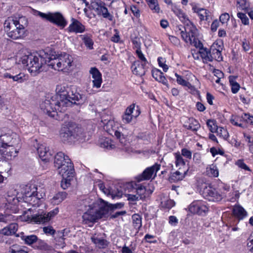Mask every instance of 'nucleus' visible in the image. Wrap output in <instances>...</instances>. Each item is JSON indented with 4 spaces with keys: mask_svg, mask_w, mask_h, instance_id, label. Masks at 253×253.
<instances>
[{
    "mask_svg": "<svg viewBox=\"0 0 253 253\" xmlns=\"http://www.w3.org/2000/svg\"><path fill=\"white\" fill-rule=\"evenodd\" d=\"M185 173L186 172L182 173L179 171H176L171 174L169 178V180L171 182H177L179 180H181L184 178Z\"/></svg>",
    "mask_w": 253,
    "mask_h": 253,
    "instance_id": "nucleus-43",
    "label": "nucleus"
},
{
    "mask_svg": "<svg viewBox=\"0 0 253 253\" xmlns=\"http://www.w3.org/2000/svg\"><path fill=\"white\" fill-rule=\"evenodd\" d=\"M98 205L99 206L98 209L96 210L95 211L98 218H101L108 214L110 207L107 202H106L101 199H99Z\"/></svg>",
    "mask_w": 253,
    "mask_h": 253,
    "instance_id": "nucleus-22",
    "label": "nucleus"
},
{
    "mask_svg": "<svg viewBox=\"0 0 253 253\" xmlns=\"http://www.w3.org/2000/svg\"><path fill=\"white\" fill-rule=\"evenodd\" d=\"M207 125L211 132H215L217 129L218 126L216 124V122L214 120H208L207 121Z\"/></svg>",
    "mask_w": 253,
    "mask_h": 253,
    "instance_id": "nucleus-52",
    "label": "nucleus"
},
{
    "mask_svg": "<svg viewBox=\"0 0 253 253\" xmlns=\"http://www.w3.org/2000/svg\"><path fill=\"white\" fill-rule=\"evenodd\" d=\"M9 253H28L24 248L22 247L17 244L13 245L9 248Z\"/></svg>",
    "mask_w": 253,
    "mask_h": 253,
    "instance_id": "nucleus-44",
    "label": "nucleus"
},
{
    "mask_svg": "<svg viewBox=\"0 0 253 253\" xmlns=\"http://www.w3.org/2000/svg\"><path fill=\"white\" fill-rule=\"evenodd\" d=\"M140 114V111L137 106L135 110V104H132L126 109L124 114L122 115L123 122L125 124H129L135 119Z\"/></svg>",
    "mask_w": 253,
    "mask_h": 253,
    "instance_id": "nucleus-11",
    "label": "nucleus"
},
{
    "mask_svg": "<svg viewBox=\"0 0 253 253\" xmlns=\"http://www.w3.org/2000/svg\"><path fill=\"white\" fill-rule=\"evenodd\" d=\"M242 118L248 124L253 125V116L251 115L250 114L245 113Z\"/></svg>",
    "mask_w": 253,
    "mask_h": 253,
    "instance_id": "nucleus-63",
    "label": "nucleus"
},
{
    "mask_svg": "<svg viewBox=\"0 0 253 253\" xmlns=\"http://www.w3.org/2000/svg\"><path fill=\"white\" fill-rule=\"evenodd\" d=\"M68 91H63L62 93L59 94V97L61 101L67 99L70 103L65 105V109L66 107L70 106L72 103L80 104L84 101V96L78 92L74 93L73 90H71L70 88H68Z\"/></svg>",
    "mask_w": 253,
    "mask_h": 253,
    "instance_id": "nucleus-8",
    "label": "nucleus"
},
{
    "mask_svg": "<svg viewBox=\"0 0 253 253\" xmlns=\"http://www.w3.org/2000/svg\"><path fill=\"white\" fill-rule=\"evenodd\" d=\"M132 223L134 227L139 230L142 226V218L138 214H134L132 216Z\"/></svg>",
    "mask_w": 253,
    "mask_h": 253,
    "instance_id": "nucleus-41",
    "label": "nucleus"
},
{
    "mask_svg": "<svg viewBox=\"0 0 253 253\" xmlns=\"http://www.w3.org/2000/svg\"><path fill=\"white\" fill-rule=\"evenodd\" d=\"M36 15L41 17L42 19L49 21L50 18V15L51 12H48V13H42L41 11H36Z\"/></svg>",
    "mask_w": 253,
    "mask_h": 253,
    "instance_id": "nucleus-62",
    "label": "nucleus"
},
{
    "mask_svg": "<svg viewBox=\"0 0 253 253\" xmlns=\"http://www.w3.org/2000/svg\"><path fill=\"white\" fill-rule=\"evenodd\" d=\"M3 231L1 229L0 230V243H5L6 244L10 245L13 243V240L10 238L7 237L5 234H3Z\"/></svg>",
    "mask_w": 253,
    "mask_h": 253,
    "instance_id": "nucleus-49",
    "label": "nucleus"
},
{
    "mask_svg": "<svg viewBox=\"0 0 253 253\" xmlns=\"http://www.w3.org/2000/svg\"><path fill=\"white\" fill-rule=\"evenodd\" d=\"M73 177H62L61 181V186L63 189H66L70 186V181Z\"/></svg>",
    "mask_w": 253,
    "mask_h": 253,
    "instance_id": "nucleus-56",
    "label": "nucleus"
},
{
    "mask_svg": "<svg viewBox=\"0 0 253 253\" xmlns=\"http://www.w3.org/2000/svg\"><path fill=\"white\" fill-rule=\"evenodd\" d=\"M183 126L187 129L195 132L200 128V125L199 122L194 118H189L185 122Z\"/></svg>",
    "mask_w": 253,
    "mask_h": 253,
    "instance_id": "nucleus-25",
    "label": "nucleus"
},
{
    "mask_svg": "<svg viewBox=\"0 0 253 253\" xmlns=\"http://www.w3.org/2000/svg\"><path fill=\"white\" fill-rule=\"evenodd\" d=\"M147 64V63L140 62L139 60L135 61L131 66L133 73L139 76L144 75L147 71L146 67Z\"/></svg>",
    "mask_w": 253,
    "mask_h": 253,
    "instance_id": "nucleus-20",
    "label": "nucleus"
},
{
    "mask_svg": "<svg viewBox=\"0 0 253 253\" xmlns=\"http://www.w3.org/2000/svg\"><path fill=\"white\" fill-rule=\"evenodd\" d=\"M16 237H20L24 243L28 246H33L38 240V237L35 235H25L23 232L16 235Z\"/></svg>",
    "mask_w": 253,
    "mask_h": 253,
    "instance_id": "nucleus-27",
    "label": "nucleus"
},
{
    "mask_svg": "<svg viewBox=\"0 0 253 253\" xmlns=\"http://www.w3.org/2000/svg\"><path fill=\"white\" fill-rule=\"evenodd\" d=\"M160 165L155 164L153 166L146 168L142 173L138 177V181L149 180L154 174L156 176L157 172L160 169Z\"/></svg>",
    "mask_w": 253,
    "mask_h": 253,
    "instance_id": "nucleus-17",
    "label": "nucleus"
},
{
    "mask_svg": "<svg viewBox=\"0 0 253 253\" xmlns=\"http://www.w3.org/2000/svg\"><path fill=\"white\" fill-rule=\"evenodd\" d=\"M18 192L21 196V200L33 207H39L41 199L45 196V190L35 185H22Z\"/></svg>",
    "mask_w": 253,
    "mask_h": 253,
    "instance_id": "nucleus-2",
    "label": "nucleus"
},
{
    "mask_svg": "<svg viewBox=\"0 0 253 253\" xmlns=\"http://www.w3.org/2000/svg\"><path fill=\"white\" fill-rule=\"evenodd\" d=\"M56 248L58 249H63L66 246L65 242V239H54Z\"/></svg>",
    "mask_w": 253,
    "mask_h": 253,
    "instance_id": "nucleus-59",
    "label": "nucleus"
},
{
    "mask_svg": "<svg viewBox=\"0 0 253 253\" xmlns=\"http://www.w3.org/2000/svg\"><path fill=\"white\" fill-rule=\"evenodd\" d=\"M83 133V129L79 126L72 122H65L60 130L59 136L64 143L72 142L78 139Z\"/></svg>",
    "mask_w": 253,
    "mask_h": 253,
    "instance_id": "nucleus-5",
    "label": "nucleus"
},
{
    "mask_svg": "<svg viewBox=\"0 0 253 253\" xmlns=\"http://www.w3.org/2000/svg\"><path fill=\"white\" fill-rule=\"evenodd\" d=\"M93 79V87L97 88L101 86L102 83V75L96 67H92L89 70Z\"/></svg>",
    "mask_w": 253,
    "mask_h": 253,
    "instance_id": "nucleus-23",
    "label": "nucleus"
},
{
    "mask_svg": "<svg viewBox=\"0 0 253 253\" xmlns=\"http://www.w3.org/2000/svg\"><path fill=\"white\" fill-rule=\"evenodd\" d=\"M66 163L61 167L57 168L58 173L62 177H73L74 176V168L73 164L70 159H67Z\"/></svg>",
    "mask_w": 253,
    "mask_h": 253,
    "instance_id": "nucleus-14",
    "label": "nucleus"
},
{
    "mask_svg": "<svg viewBox=\"0 0 253 253\" xmlns=\"http://www.w3.org/2000/svg\"><path fill=\"white\" fill-rule=\"evenodd\" d=\"M146 188L143 186L138 187L136 189L137 195L139 196L140 200L144 199L146 198Z\"/></svg>",
    "mask_w": 253,
    "mask_h": 253,
    "instance_id": "nucleus-51",
    "label": "nucleus"
},
{
    "mask_svg": "<svg viewBox=\"0 0 253 253\" xmlns=\"http://www.w3.org/2000/svg\"><path fill=\"white\" fill-rule=\"evenodd\" d=\"M3 77L6 78L12 79L13 81L18 83H22L25 80V75L23 73H19L16 75H11L10 73H5L3 75Z\"/></svg>",
    "mask_w": 253,
    "mask_h": 253,
    "instance_id": "nucleus-38",
    "label": "nucleus"
},
{
    "mask_svg": "<svg viewBox=\"0 0 253 253\" xmlns=\"http://www.w3.org/2000/svg\"><path fill=\"white\" fill-rule=\"evenodd\" d=\"M237 16L239 18L241 19L242 23L243 24H249V19L245 13L242 12H238L237 13Z\"/></svg>",
    "mask_w": 253,
    "mask_h": 253,
    "instance_id": "nucleus-60",
    "label": "nucleus"
},
{
    "mask_svg": "<svg viewBox=\"0 0 253 253\" xmlns=\"http://www.w3.org/2000/svg\"><path fill=\"white\" fill-rule=\"evenodd\" d=\"M58 212V209H55L54 210L48 212L47 214H37L32 216L31 217H28L27 220H30L31 222L37 224L44 223L48 222L51 218L57 214Z\"/></svg>",
    "mask_w": 253,
    "mask_h": 253,
    "instance_id": "nucleus-13",
    "label": "nucleus"
},
{
    "mask_svg": "<svg viewBox=\"0 0 253 253\" xmlns=\"http://www.w3.org/2000/svg\"><path fill=\"white\" fill-rule=\"evenodd\" d=\"M83 218L85 221L91 222H94L97 219H99L96 211H93V210L87 211L84 213L83 215Z\"/></svg>",
    "mask_w": 253,
    "mask_h": 253,
    "instance_id": "nucleus-36",
    "label": "nucleus"
},
{
    "mask_svg": "<svg viewBox=\"0 0 253 253\" xmlns=\"http://www.w3.org/2000/svg\"><path fill=\"white\" fill-rule=\"evenodd\" d=\"M110 133L111 135L114 134L117 138L119 139L120 143L121 145V146L120 147L121 149L126 152H128L129 151V143L126 140V138L120 131L118 130L112 129V132H110Z\"/></svg>",
    "mask_w": 253,
    "mask_h": 253,
    "instance_id": "nucleus-21",
    "label": "nucleus"
},
{
    "mask_svg": "<svg viewBox=\"0 0 253 253\" xmlns=\"http://www.w3.org/2000/svg\"><path fill=\"white\" fill-rule=\"evenodd\" d=\"M146 1L153 12L158 13L160 12V8L158 0H146Z\"/></svg>",
    "mask_w": 253,
    "mask_h": 253,
    "instance_id": "nucleus-40",
    "label": "nucleus"
},
{
    "mask_svg": "<svg viewBox=\"0 0 253 253\" xmlns=\"http://www.w3.org/2000/svg\"><path fill=\"white\" fill-rule=\"evenodd\" d=\"M209 208L206 203L203 201H195L189 206V211L193 213L205 215L208 211Z\"/></svg>",
    "mask_w": 253,
    "mask_h": 253,
    "instance_id": "nucleus-15",
    "label": "nucleus"
},
{
    "mask_svg": "<svg viewBox=\"0 0 253 253\" xmlns=\"http://www.w3.org/2000/svg\"><path fill=\"white\" fill-rule=\"evenodd\" d=\"M18 228V224L16 223H12L4 227L1 229V230L3 232V234H5L7 236H9L13 235H17V234H16V233Z\"/></svg>",
    "mask_w": 253,
    "mask_h": 253,
    "instance_id": "nucleus-32",
    "label": "nucleus"
},
{
    "mask_svg": "<svg viewBox=\"0 0 253 253\" xmlns=\"http://www.w3.org/2000/svg\"><path fill=\"white\" fill-rule=\"evenodd\" d=\"M206 172L210 177H216L219 175V171L217 167L212 164L209 166L206 169Z\"/></svg>",
    "mask_w": 253,
    "mask_h": 253,
    "instance_id": "nucleus-39",
    "label": "nucleus"
},
{
    "mask_svg": "<svg viewBox=\"0 0 253 253\" xmlns=\"http://www.w3.org/2000/svg\"><path fill=\"white\" fill-rule=\"evenodd\" d=\"M104 5L105 2L101 0H93L90 4L89 8L94 10L98 14Z\"/></svg>",
    "mask_w": 253,
    "mask_h": 253,
    "instance_id": "nucleus-35",
    "label": "nucleus"
},
{
    "mask_svg": "<svg viewBox=\"0 0 253 253\" xmlns=\"http://www.w3.org/2000/svg\"><path fill=\"white\" fill-rule=\"evenodd\" d=\"M181 155L182 157H185V158L191 160L192 159V152L190 150L183 148L181 150Z\"/></svg>",
    "mask_w": 253,
    "mask_h": 253,
    "instance_id": "nucleus-57",
    "label": "nucleus"
},
{
    "mask_svg": "<svg viewBox=\"0 0 253 253\" xmlns=\"http://www.w3.org/2000/svg\"><path fill=\"white\" fill-rule=\"evenodd\" d=\"M71 20L72 23L69 25L68 28L69 32L76 33H82L85 31V26L79 21L74 18H72Z\"/></svg>",
    "mask_w": 253,
    "mask_h": 253,
    "instance_id": "nucleus-24",
    "label": "nucleus"
},
{
    "mask_svg": "<svg viewBox=\"0 0 253 253\" xmlns=\"http://www.w3.org/2000/svg\"><path fill=\"white\" fill-rule=\"evenodd\" d=\"M232 212L234 216L238 219V222L240 220L243 219L247 216V212L240 205L235 206L233 209Z\"/></svg>",
    "mask_w": 253,
    "mask_h": 253,
    "instance_id": "nucleus-29",
    "label": "nucleus"
},
{
    "mask_svg": "<svg viewBox=\"0 0 253 253\" xmlns=\"http://www.w3.org/2000/svg\"><path fill=\"white\" fill-rule=\"evenodd\" d=\"M80 37L87 47H92L93 42L91 35L89 34H85L81 35Z\"/></svg>",
    "mask_w": 253,
    "mask_h": 253,
    "instance_id": "nucleus-42",
    "label": "nucleus"
},
{
    "mask_svg": "<svg viewBox=\"0 0 253 253\" xmlns=\"http://www.w3.org/2000/svg\"><path fill=\"white\" fill-rule=\"evenodd\" d=\"M37 152L39 157L43 161H48L50 156L48 148L44 144H39L37 148Z\"/></svg>",
    "mask_w": 253,
    "mask_h": 253,
    "instance_id": "nucleus-26",
    "label": "nucleus"
},
{
    "mask_svg": "<svg viewBox=\"0 0 253 253\" xmlns=\"http://www.w3.org/2000/svg\"><path fill=\"white\" fill-rule=\"evenodd\" d=\"M15 25V32L11 33L13 39H17L23 37L25 33V28L28 26V20L25 16H20L14 18Z\"/></svg>",
    "mask_w": 253,
    "mask_h": 253,
    "instance_id": "nucleus-7",
    "label": "nucleus"
},
{
    "mask_svg": "<svg viewBox=\"0 0 253 253\" xmlns=\"http://www.w3.org/2000/svg\"><path fill=\"white\" fill-rule=\"evenodd\" d=\"M201 192L202 196L209 201L218 202L223 198L222 195L210 185L205 184Z\"/></svg>",
    "mask_w": 253,
    "mask_h": 253,
    "instance_id": "nucleus-9",
    "label": "nucleus"
},
{
    "mask_svg": "<svg viewBox=\"0 0 253 253\" xmlns=\"http://www.w3.org/2000/svg\"><path fill=\"white\" fill-rule=\"evenodd\" d=\"M175 156V164L176 167L184 166L186 164V162L183 158L180 152H176L174 154Z\"/></svg>",
    "mask_w": 253,
    "mask_h": 253,
    "instance_id": "nucleus-45",
    "label": "nucleus"
},
{
    "mask_svg": "<svg viewBox=\"0 0 253 253\" xmlns=\"http://www.w3.org/2000/svg\"><path fill=\"white\" fill-rule=\"evenodd\" d=\"M67 195V194L65 192H59L52 198L51 203L53 205H58L66 198Z\"/></svg>",
    "mask_w": 253,
    "mask_h": 253,
    "instance_id": "nucleus-37",
    "label": "nucleus"
},
{
    "mask_svg": "<svg viewBox=\"0 0 253 253\" xmlns=\"http://www.w3.org/2000/svg\"><path fill=\"white\" fill-rule=\"evenodd\" d=\"M19 136L15 133H5L0 134V148L9 145H16L19 142Z\"/></svg>",
    "mask_w": 253,
    "mask_h": 253,
    "instance_id": "nucleus-10",
    "label": "nucleus"
},
{
    "mask_svg": "<svg viewBox=\"0 0 253 253\" xmlns=\"http://www.w3.org/2000/svg\"><path fill=\"white\" fill-rule=\"evenodd\" d=\"M237 9H249L250 3L247 0H240L237 2Z\"/></svg>",
    "mask_w": 253,
    "mask_h": 253,
    "instance_id": "nucleus-54",
    "label": "nucleus"
},
{
    "mask_svg": "<svg viewBox=\"0 0 253 253\" xmlns=\"http://www.w3.org/2000/svg\"><path fill=\"white\" fill-rule=\"evenodd\" d=\"M136 53L138 57L140 59L139 61H140V62L148 63V61L145 57L144 56V55L142 52L141 48H137V50H136Z\"/></svg>",
    "mask_w": 253,
    "mask_h": 253,
    "instance_id": "nucleus-61",
    "label": "nucleus"
},
{
    "mask_svg": "<svg viewBox=\"0 0 253 253\" xmlns=\"http://www.w3.org/2000/svg\"><path fill=\"white\" fill-rule=\"evenodd\" d=\"M43 50L44 48H42L40 51L38 56L32 54L24 56L23 63H24V62L26 61L28 70L33 76H35L43 71L45 65L42 62V59H45V62H48V59H45L41 55V52Z\"/></svg>",
    "mask_w": 253,
    "mask_h": 253,
    "instance_id": "nucleus-6",
    "label": "nucleus"
},
{
    "mask_svg": "<svg viewBox=\"0 0 253 253\" xmlns=\"http://www.w3.org/2000/svg\"><path fill=\"white\" fill-rule=\"evenodd\" d=\"M153 77L157 81L162 83L163 84L168 85L167 80L164 76L163 73L159 69H154L152 71Z\"/></svg>",
    "mask_w": 253,
    "mask_h": 253,
    "instance_id": "nucleus-31",
    "label": "nucleus"
},
{
    "mask_svg": "<svg viewBox=\"0 0 253 253\" xmlns=\"http://www.w3.org/2000/svg\"><path fill=\"white\" fill-rule=\"evenodd\" d=\"M42 231L47 235L53 236L56 233V231L51 226H44L42 228Z\"/></svg>",
    "mask_w": 253,
    "mask_h": 253,
    "instance_id": "nucleus-55",
    "label": "nucleus"
},
{
    "mask_svg": "<svg viewBox=\"0 0 253 253\" xmlns=\"http://www.w3.org/2000/svg\"><path fill=\"white\" fill-rule=\"evenodd\" d=\"M161 205L163 207L166 209H170L174 206L175 202L172 200L167 199L166 200L162 201L161 202Z\"/></svg>",
    "mask_w": 253,
    "mask_h": 253,
    "instance_id": "nucleus-53",
    "label": "nucleus"
},
{
    "mask_svg": "<svg viewBox=\"0 0 253 253\" xmlns=\"http://www.w3.org/2000/svg\"><path fill=\"white\" fill-rule=\"evenodd\" d=\"M14 18L12 17H8L4 22L3 25L4 30L7 33L9 37L13 39V38L11 36L10 33L15 32V25L14 24Z\"/></svg>",
    "mask_w": 253,
    "mask_h": 253,
    "instance_id": "nucleus-28",
    "label": "nucleus"
},
{
    "mask_svg": "<svg viewBox=\"0 0 253 253\" xmlns=\"http://www.w3.org/2000/svg\"><path fill=\"white\" fill-rule=\"evenodd\" d=\"M34 249L39 250L42 251H48L50 249V246L44 241L38 238L37 241L35 242L34 245L32 246Z\"/></svg>",
    "mask_w": 253,
    "mask_h": 253,
    "instance_id": "nucleus-34",
    "label": "nucleus"
},
{
    "mask_svg": "<svg viewBox=\"0 0 253 253\" xmlns=\"http://www.w3.org/2000/svg\"><path fill=\"white\" fill-rule=\"evenodd\" d=\"M67 159H69L68 156L65 155L62 152H58L54 156V167L56 168L61 167L64 163H66Z\"/></svg>",
    "mask_w": 253,
    "mask_h": 253,
    "instance_id": "nucleus-30",
    "label": "nucleus"
},
{
    "mask_svg": "<svg viewBox=\"0 0 253 253\" xmlns=\"http://www.w3.org/2000/svg\"><path fill=\"white\" fill-rule=\"evenodd\" d=\"M16 145H9L0 148V154L6 160H11L15 158L18 153Z\"/></svg>",
    "mask_w": 253,
    "mask_h": 253,
    "instance_id": "nucleus-16",
    "label": "nucleus"
},
{
    "mask_svg": "<svg viewBox=\"0 0 253 253\" xmlns=\"http://www.w3.org/2000/svg\"><path fill=\"white\" fill-rule=\"evenodd\" d=\"M91 240L96 247L100 249H105L109 244V242L106 240L98 238L95 236H93L91 237Z\"/></svg>",
    "mask_w": 253,
    "mask_h": 253,
    "instance_id": "nucleus-33",
    "label": "nucleus"
},
{
    "mask_svg": "<svg viewBox=\"0 0 253 253\" xmlns=\"http://www.w3.org/2000/svg\"><path fill=\"white\" fill-rule=\"evenodd\" d=\"M100 146L101 147L107 148L108 149H112L115 147V145L113 144L112 141L108 138H106L103 140L101 142Z\"/></svg>",
    "mask_w": 253,
    "mask_h": 253,
    "instance_id": "nucleus-48",
    "label": "nucleus"
},
{
    "mask_svg": "<svg viewBox=\"0 0 253 253\" xmlns=\"http://www.w3.org/2000/svg\"><path fill=\"white\" fill-rule=\"evenodd\" d=\"M211 48H196L193 50L192 55L196 60L202 59L204 63L211 62L213 57L211 54Z\"/></svg>",
    "mask_w": 253,
    "mask_h": 253,
    "instance_id": "nucleus-12",
    "label": "nucleus"
},
{
    "mask_svg": "<svg viewBox=\"0 0 253 253\" xmlns=\"http://www.w3.org/2000/svg\"><path fill=\"white\" fill-rule=\"evenodd\" d=\"M41 56L48 59V66L55 70L68 72L73 66V57L65 52H56L53 48H44Z\"/></svg>",
    "mask_w": 253,
    "mask_h": 253,
    "instance_id": "nucleus-1",
    "label": "nucleus"
},
{
    "mask_svg": "<svg viewBox=\"0 0 253 253\" xmlns=\"http://www.w3.org/2000/svg\"><path fill=\"white\" fill-rule=\"evenodd\" d=\"M172 10L182 22H187V26H188V23L192 24L187 17L186 15L181 9L174 6L172 8ZM184 29L185 31L181 30L180 34L185 42H189L191 45L195 47H204L202 42L195 37L196 29L193 25L190 28L187 27L186 28L184 27Z\"/></svg>",
    "mask_w": 253,
    "mask_h": 253,
    "instance_id": "nucleus-3",
    "label": "nucleus"
},
{
    "mask_svg": "<svg viewBox=\"0 0 253 253\" xmlns=\"http://www.w3.org/2000/svg\"><path fill=\"white\" fill-rule=\"evenodd\" d=\"M236 164L240 168L247 170H250V168L248 167V166L244 162V161L242 160H239L236 162Z\"/></svg>",
    "mask_w": 253,
    "mask_h": 253,
    "instance_id": "nucleus-64",
    "label": "nucleus"
},
{
    "mask_svg": "<svg viewBox=\"0 0 253 253\" xmlns=\"http://www.w3.org/2000/svg\"><path fill=\"white\" fill-rule=\"evenodd\" d=\"M197 12L198 13L200 18L201 20H208V12L207 10L204 9H199L197 10Z\"/></svg>",
    "mask_w": 253,
    "mask_h": 253,
    "instance_id": "nucleus-58",
    "label": "nucleus"
},
{
    "mask_svg": "<svg viewBox=\"0 0 253 253\" xmlns=\"http://www.w3.org/2000/svg\"><path fill=\"white\" fill-rule=\"evenodd\" d=\"M97 15H102L104 18H107L109 20H113V16L109 12L107 8L104 5Z\"/></svg>",
    "mask_w": 253,
    "mask_h": 253,
    "instance_id": "nucleus-50",
    "label": "nucleus"
},
{
    "mask_svg": "<svg viewBox=\"0 0 253 253\" xmlns=\"http://www.w3.org/2000/svg\"><path fill=\"white\" fill-rule=\"evenodd\" d=\"M57 98L58 96H53L50 99H46L41 105V108L43 112L51 117H55L57 114V111L59 112L65 111V105L70 103L67 99L61 101L60 98L56 99Z\"/></svg>",
    "mask_w": 253,
    "mask_h": 253,
    "instance_id": "nucleus-4",
    "label": "nucleus"
},
{
    "mask_svg": "<svg viewBox=\"0 0 253 253\" xmlns=\"http://www.w3.org/2000/svg\"><path fill=\"white\" fill-rule=\"evenodd\" d=\"M21 196L20 193L18 192L17 195L9 196L8 195L6 198L7 203H5V207L7 209H9L14 212H16V205L21 201Z\"/></svg>",
    "mask_w": 253,
    "mask_h": 253,
    "instance_id": "nucleus-19",
    "label": "nucleus"
},
{
    "mask_svg": "<svg viewBox=\"0 0 253 253\" xmlns=\"http://www.w3.org/2000/svg\"><path fill=\"white\" fill-rule=\"evenodd\" d=\"M49 22L61 29L64 28L67 24V22L63 15L59 12L51 13Z\"/></svg>",
    "mask_w": 253,
    "mask_h": 253,
    "instance_id": "nucleus-18",
    "label": "nucleus"
},
{
    "mask_svg": "<svg viewBox=\"0 0 253 253\" xmlns=\"http://www.w3.org/2000/svg\"><path fill=\"white\" fill-rule=\"evenodd\" d=\"M215 132H216L218 136L223 138L225 140H227L229 137V134L227 129L224 127H218Z\"/></svg>",
    "mask_w": 253,
    "mask_h": 253,
    "instance_id": "nucleus-47",
    "label": "nucleus"
},
{
    "mask_svg": "<svg viewBox=\"0 0 253 253\" xmlns=\"http://www.w3.org/2000/svg\"><path fill=\"white\" fill-rule=\"evenodd\" d=\"M175 76L176 77V82L177 84L183 86H186L190 88L192 87L191 84L187 81L184 80L183 77L179 75L177 73H175Z\"/></svg>",
    "mask_w": 253,
    "mask_h": 253,
    "instance_id": "nucleus-46",
    "label": "nucleus"
}]
</instances>
